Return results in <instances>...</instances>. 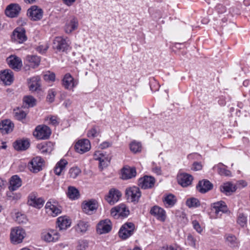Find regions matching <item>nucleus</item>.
<instances>
[{"instance_id": "1", "label": "nucleus", "mask_w": 250, "mask_h": 250, "mask_svg": "<svg viewBox=\"0 0 250 250\" xmlns=\"http://www.w3.org/2000/svg\"><path fill=\"white\" fill-rule=\"evenodd\" d=\"M51 134L50 128L45 125H38L34 131L33 135L39 140H46L49 138Z\"/></svg>"}, {"instance_id": "2", "label": "nucleus", "mask_w": 250, "mask_h": 250, "mask_svg": "<svg viewBox=\"0 0 250 250\" xmlns=\"http://www.w3.org/2000/svg\"><path fill=\"white\" fill-rule=\"evenodd\" d=\"M44 166V161L41 157H34L28 163V168L33 173H38L42 170Z\"/></svg>"}, {"instance_id": "3", "label": "nucleus", "mask_w": 250, "mask_h": 250, "mask_svg": "<svg viewBox=\"0 0 250 250\" xmlns=\"http://www.w3.org/2000/svg\"><path fill=\"white\" fill-rule=\"evenodd\" d=\"M41 237L46 242H56L59 240L60 234L56 229H48L42 232Z\"/></svg>"}, {"instance_id": "4", "label": "nucleus", "mask_w": 250, "mask_h": 250, "mask_svg": "<svg viewBox=\"0 0 250 250\" xmlns=\"http://www.w3.org/2000/svg\"><path fill=\"white\" fill-rule=\"evenodd\" d=\"M135 230L133 223L129 222L124 224L120 228L118 232L119 236L122 239L125 240L131 236Z\"/></svg>"}, {"instance_id": "5", "label": "nucleus", "mask_w": 250, "mask_h": 250, "mask_svg": "<svg viewBox=\"0 0 250 250\" xmlns=\"http://www.w3.org/2000/svg\"><path fill=\"white\" fill-rule=\"evenodd\" d=\"M25 231L21 228L16 227L12 229L10 239L13 244H19L22 242L25 236Z\"/></svg>"}, {"instance_id": "6", "label": "nucleus", "mask_w": 250, "mask_h": 250, "mask_svg": "<svg viewBox=\"0 0 250 250\" xmlns=\"http://www.w3.org/2000/svg\"><path fill=\"white\" fill-rule=\"evenodd\" d=\"M129 214V210L125 204H120L111 209V215L115 218L121 216L126 217Z\"/></svg>"}, {"instance_id": "7", "label": "nucleus", "mask_w": 250, "mask_h": 250, "mask_svg": "<svg viewBox=\"0 0 250 250\" xmlns=\"http://www.w3.org/2000/svg\"><path fill=\"white\" fill-rule=\"evenodd\" d=\"M44 201L41 197H38L36 192L30 193L28 196L27 204L28 205L36 208H41L43 207Z\"/></svg>"}, {"instance_id": "8", "label": "nucleus", "mask_w": 250, "mask_h": 250, "mask_svg": "<svg viewBox=\"0 0 250 250\" xmlns=\"http://www.w3.org/2000/svg\"><path fill=\"white\" fill-rule=\"evenodd\" d=\"M79 83V79L74 78L69 73L66 74L62 80V84L64 87L68 90H73Z\"/></svg>"}, {"instance_id": "9", "label": "nucleus", "mask_w": 250, "mask_h": 250, "mask_svg": "<svg viewBox=\"0 0 250 250\" xmlns=\"http://www.w3.org/2000/svg\"><path fill=\"white\" fill-rule=\"evenodd\" d=\"M98 205L97 202L94 199L84 201L82 204L83 211L86 214H92L97 209Z\"/></svg>"}, {"instance_id": "10", "label": "nucleus", "mask_w": 250, "mask_h": 250, "mask_svg": "<svg viewBox=\"0 0 250 250\" xmlns=\"http://www.w3.org/2000/svg\"><path fill=\"white\" fill-rule=\"evenodd\" d=\"M25 30L22 27H17L13 32L12 39L15 42L22 43L27 40Z\"/></svg>"}, {"instance_id": "11", "label": "nucleus", "mask_w": 250, "mask_h": 250, "mask_svg": "<svg viewBox=\"0 0 250 250\" xmlns=\"http://www.w3.org/2000/svg\"><path fill=\"white\" fill-rule=\"evenodd\" d=\"M43 10L36 5L32 6L28 9L27 14L32 21L40 20L43 16Z\"/></svg>"}, {"instance_id": "12", "label": "nucleus", "mask_w": 250, "mask_h": 250, "mask_svg": "<svg viewBox=\"0 0 250 250\" xmlns=\"http://www.w3.org/2000/svg\"><path fill=\"white\" fill-rule=\"evenodd\" d=\"M79 26L78 19L75 16L70 17L66 21L64 26V32L70 34L76 30Z\"/></svg>"}, {"instance_id": "13", "label": "nucleus", "mask_w": 250, "mask_h": 250, "mask_svg": "<svg viewBox=\"0 0 250 250\" xmlns=\"http://www.w3.org/2000/svg\"><path fill=\"white\" fill-rule=\"evenodd\" d=\"M90 148L91 145L90 141L86 139L79 140L75 145L76 151L80 154H83L88 151Z\"/></svg>"}, {"instance_id": "14", "label": "nucleus", "mask_w": 250, "mask_h": 250, "mask_svg": "<svg viewBox=\"0 0 250 250\" xmlns=\"http://www.w3.org/2000/svg\"><path fill=\"white\" fill-rule=\"evenodd\" d=\"M46 212L53 217L57 216L61 213V209L58 206L57 203L54 201L49 200L46 204Z\"/></svg>"}, {"instance_id": "15", "label": "nucleus", "mask_w": 250, "mask_h": 250, "mask_svg": "<svg viewBox=\"0 0 250 250\" xmlns=\"http://www.w3.org/2000/svg\"><path fill=\"white\" fill-rule=\"evenodd\" d=\"M126 195L128 199L131 202H138L141 196V193L139 188L132 187L126 188Z\"/></svg>"}, {"instance_id": "16", "label": "nucleus", "mask_w": 250, "mask_h": 250, "mask_svg": "<svg viewBox=\"0 0 250 250\" xmlns=\"http://www.w3.org/2000/svg\"><path fill=\"white\" fill-rule=\"evenodd\" d=\"M150 213L155 216L156 219L161 222H165L166 219L167 215L166 211L162 208L154 206L151 208Z\"/></svg>"}, {"instance_id": "17", "label": "nucleus", "mask_w": 250, "mask_h": 250, "mask_svg": "<svg viewBox=\"0 0 250 250\" xmlns=\"http://www.w3.org/2000/svg\"><path fill=\"white\" fill-rule=\"evenodd\" d=\"M121 196L122 194L118 190L112 188L105 196V199L109 204L112 205L119 201Z\"/></svg>"}, {"instance_id": "18", "label": "nucleus", "mask_w": 250, "mask_h": 250, "mask_svg": "<svg viewBox=\"0 0 250 250\" xmlns=\"http://www.w3.org/2000/svg\"><path fill=\"white\" fill-rule=\"evenodd\" d=\"M139 186L143 189L151 188L155 183V179L152 176H145L139 179Z\"/></svg>"}, {"instance_id": "19", "label": "nucleus", "mask_w": 250, "mask_h": 250, "mask_svg": "<svg viewBox=\"0 0 250 250\" xmlns=\"http://www.w3.org/2000/svg\"><path fill=\"white\" fill-rule=\"evenodd\" d=\"M111 222L108 219L101 221L97 226V232L102 234L109 232L111 229Z\"/></svg>"}, {"instance_id": "20", "label": "nucleus", "mask_w": 250, "mask_h": 250, "mask_svg": "<svg viewBox=\"0 0 250 250\" xmlns=\"http://www.w3.org/2000/svg\"><path fill=\"white\" fill-rule=\"evenodd\" d=\"M6 61L9 66L15 70H20L22 66L21 60L16 56L11 55Z\"/></svg>"}, {"instance_id": "21", "label": "nucleus", "mask_w": 250, "mask_h": 250, "mask_svg": "<svg viewBox=\"0 0 250 250\" xmlns=\"http://www.w3.org/2000/svg\"><path fill=\"white\" fill-rule=\"evenodd\" d=\"M192 180V176L186 173H181L177 175L178 183L183 187H187L191 185Z\"/></svg>"}, {"instance_id": "22", "label": "nucleus", "mask_w": 250, "mask_h": 250, "mask_svg": "<svg viewBox=\"0 0 250 250\" xmlns=\"http://www.w3.org/2000/svg\"><path fill=\"white\" fill-rule=\"evenodd\" d=\"M68 45L65 39L62 37H56L53 42V47L59 51H64L67 49Z\"/></svg>"}, {"instance_id": "23", "label": "nucleus", "mask_w": 250, "mask_h": 250, "mask_svg": "<svg viewBox=\"0 0 250 250\" xmlns=\"http://www.w3.org/2000/svg\"><path fill=\"white\" fill-rule=\"evenodd\" d=\"M21 7L18 4H10L6 8L5 13L6 15L10 18H14L19 15Z\"/></svg>"}, {"instance_id": "24", "label": "nucleus", "mask_w": 250, "mask_h": 250, "mask_svg": "<svg viewBox=\"0 0 250 250\" xmlns=\"http://www.w3.org/2000/svg\"><path fill=\"white\" fill-rule=\"evenodd\" d=\"M0 80L6 85H10L13 81V73L9 69H6L0 73Z\"/></svg>"}, {"instance_id": "25", "label": "nucleus", "mask_w": 250, "mask_h": 250, "mask_svg": "<svg viewBox=\"0 0 250 250\" xmlns=\"http://www.w3.org/2000/svg\"><path fill=\"white\" fill-rule=\"evenodd\" d=\"M213 185L208 180L200 181L196 186L197 189L202 193H205L211 190Z\"/></svg>"}, {"instance_id": "26", "label": "nucleus", "mask_w": 250, "mask_h": 250, "mask_svg": "<svg viewBox=\"0 0 250 250\" xmlns=\"http://www.w3.org/2000/svg\"><path fill=\"white\" fill-rule=\"evenodd\" d=\"M212 209L214 211L216 215L218 216L220 213H225L228 211V208L226 203L222 201L214 203L212 205ZM221 213L220 214V215Z\"/></svg>"}, {"instance_id": "27", "label": "nucleus", "mask_w": 250, "mask_h": 250, "mask_svg": "<svg viewBox=\"0 0 250 250\" xmlns=\"http://www.w3.org/2000/svg\"><path fill=\"white\" fill-rule=\"evenodd\" d=\"M14 124L10 120H5L0 123V131L3 134H8L12 131Z\"/></svg>"}, {"instance_id": "28", "label": "nucleus", "mask_w": 250, "mask_h": 250, "mask_svg": "<svg viewBox=\"0 0 250 250\" xmlns=\"http://www.w3.org/2000/svg\"><path fill=\"white\" fill-rule=\"evenodd\" d=\"M94 159L99 161V167L102 169L107 167L109 164V160L100 151H96L94 154Z\"/></svg>"}, {"instance_id": "29", "label": "nucleus", "mask_w": 250, "mask_h": 250, "mask_svg": "<svg viewBox=\"0 0 250 250\" xmlns=\"http://www.w3.org/2000/svg\"><path fill=\"white\" fill-rule=\"evenodd\" d=\"M22 185L21 179L17 175L12 176L9 181L8 189L9 190H16Z\"/></svg>"}, {"instance_id": "30", "label": "nucleus", "mask_w": 250, "mask_h": 250, "mask_svg": "<svg viewBox=\"0 0 250 250\" xmlns=\"http://www.w3.org/2000/svg\"><path fill=\"white\" fill-rule=\"evenodd\" d=\"M224 239L226 244L229 247L234 248L238 247L239 241L234 235L227 233L224 235Z\"/></svg>"}, {"instance_id": "31", "label": "nucleus", "mask_w": 250, "mask_h": 250, "mask_svg": "<svg viewBox=\"0 0 250 250\" xmlns=\"http://www.w3.org/2000/svg\"><path fill=\"white\" fill-rule=\"evenodd\" d=\"M57 225L60 230H64L70 226L71 221L66 216H60L57 219Z\"/></svg>"}, {"instance_id": "32", "label": "nucleus", "mask_w": 250, "mask_h": 250, "mask_svg": "<svg viewBox=\"0 0 250 250\" xmlns=\"http://www.w3.org/2000/svg\"><path fill=\"white\" fill-rule=\"evenodd\" d=\"M136 171L134 167H125L122 169V178L126 180L131 179L136 176Z\"/></svg>"}, {"instance_id": "33", "label": "nucleus", "mask_w": 250, "mask_h": 250, "mask_svg": "<svg viewBox=\"0 0 250 250\" xmlns=\"http://www.w3.org/2000/svg\"><path fill=\"white\" fill-rule=\"evenodd\" d=\"M13 146L17 150H25L29 147L30 142L27 139L19 140L14 143Z\"/></svg>"}, {"instance_id": "34", "label": "nucleus", "mask_w": 250, "mask_h": 250, "mask_svg": "<svg viewBox=\"0 0 250 250\" xmlns=\"http://www.w3.org/2000/svg\"><path fill=\"white\" fill-rule=\"evenodd\" d=\"M38 149L41 153H50L54 149V145L50 142L46 143H42L37 146Z\"/></svg>"}, {"instance_id": "35", "label": "nucleus", "mask_w": 250, "mask_h": 250, "mask_svg": "<svg viewBox=\"0 0 250 250\" xmlns=\"http://www.w3.org/2000/svg\"><path fill=\"white\" fill-rule=\"evenodd\" d=\"M177 199L176 197L172 194H169L166 195L163 198V202L166 208H171L176 203Z\"/></svg>"}, {"instance_id": "36", "label": "nucleus", "mask_w": 250, "mask_h": 250, "mask_svg": "<svg viewBox=\"0 0 250 250\" xmlns=\"http://www.w3.org/2000/svg\"><path fill=\"white\" fill-rule=\"evenodd\" d=\"M29 89L31 91H37L40 87V79L39 77H34L31 78L29 82Z\"/></svg>"}, {"instance_id": "37", "label": "nucleus", "mask_w": 250, "mask_h": 250, "mask_svg": "<svg viewBox=\"0 0 250 250\" xmlns=\"http://www.w3.org/2000/svg\"><path fill=\"white\" fill-rule=\"evenodd\" d=\"M68 162L66 160L62 159L58 162L54 167V172L57 175H60L61 173L65 169Z\"/></svg>"}, {"instance_id": "38", "label": "nucleus", "mask_w": 250, "mask_h": 250, "mask_svg": "<svg viewBox=\"0 0 250 250\" xmlns=\"http://www.w3.org/2000/svg\"><path fill=\"white\" fill-rule=\"evenodd\" d=\"M220 190L222 192L228 194L235 191L236 188L235 185L231 183L228 182L224 184L223 185L220 187Z\"/></svg>"}, {"instance_id": "39", "label": "nucleus", "mask_w": 250, "mask_h": 250, "mask_svg": "<svg viewBox=\"0 0 250 250\" xmlns=\"http://www.w3.org/2000/svg\"><path fill=\"white\" fill-rule=\"evenodd\" d=\"M67 196L71 200H76L79 198V190L75 187L70 186L68 188Z\"/></svg>"}, {"instance_id": "40", "label": "nucleus", "mask_w": 250, "mask_h": 250, "mask_svg": "<svg viewBox=\"0 0 250 250\" xmlns=\"http://www.w3.org/2000/svg\"><path fill=\"white\" fill-rule=\"evenodd\" d=\"M14 190H9L6 192L7 199L10 201L16 202L19 200L21 197V194L20 192H14Z\"/></svg>"}, {"instance_id": "41", "label": "nucleus", "mask_w": 250, "mask_h": 250, "mask_svg": "<svg viewBox=\"0 0 250 250\" xmlns=\"http://www.w3.org/2000/svg\"><path fill=\"white\" fill-rule=\"evenodd\" d=\"M26 61L29 62V65L32 68L38 66L40 62V59L37 56H28Z\"/></svg>"}, {"instance_id": "42", "label": "nucleus", "mask_w": 250, "mask_h": 250, "mask_svg": "<svg viewBox=\"0 0 250 250\" xmlns=\"http://www.w3.org/2000/svg\"><path fill=\"white\" fill-rule=\"evenodd\" d=\"M129 146L130 150L134 153L141 152L142 149L141 144L136 141L131 142Z\"/></svg>"}, {"instance_id": "43", "label": "nucleus", "mask_w": 250, "mask_h": 250, "mask_svg": "<svg viewBox=\"0 0 250 250\" xmlns=\"http://www.w3.org/2000/svg\"><path fill=\"white\" fill-rule=\"evenodd\" d=\"M186 205L190 208H197L200 206V202L198 199L192 197L187 200Z\"/></svg>"}, {"instance_id": "44", "label": "nucleus", "mask_w": 250, "mask_h": 250, "mask_svg": "<svg viewBox=\"0 0 250 250\" xmlns=\"http://www.w3.org/2000/svg\"><path fill=\"white\" fill-rule=\"evenodd\" d=\"M88 225L87 222L80 221L76 226V230L77 232H85L87 230Z\"/></svg>"}, {"instance_id": "45", "label": "nucleus", "mask_w": 250, "mask_h": 250, "mask_svg": "<svg viewBox=\"0 0 250 250\" xmlns=\"http://www.w3.org/2000/svg\"><path fill=\"white\" fill-rule=\"evenodd\" d=\"M99 133L100 130L98 127L94 126L88 131L87 136L89 138L93 139L97 137Z\"/></svg>"}, {"instance_id": "46", "label": "nucleus", "mask_w": 250, "mask_h": 250, "mask_svg": "<svg viewBox=\"0 0 250 250\" xmlns=\"http://www.w3.org/2000/svg\"><path fill=\"white\" fill-rule=\"evenodd\" d=\"M81 172V169L78 167H71L69 170L68 174L70 177L73 179L76 178Z\"/></svg>"}, {"instance_id": "47", "label": "nucleus", "mask_w": 250, "mask_h": 250, "mask_svg": "<svg viewBox=\"0 0 250 250\" xmlns=\"http://www.w3.org/2000/svg\"><path fill=\"white\" fill-rule=\"evenodd\" d=\"M15 117L18 120H21L24 119L26 116V113L22 110L17 109L15 111Z\"/></svg>"}, {"instance_id": "48", "label": "nucleus", "mask_w": 250, "mask_h": 250, "mask_svg": "<svg viewBox=\"0 0 250 250\" xmlns=\"http://www.w3.org/2000/svg\"><path fill=\"white\" fill-rule=\"evenodd\" d=\"M23 101L29 107H33L36 104V100L30 96L25 97Z\"/></svg>"}, {"instance_id": "49", "label": "nucleus", "mask_w": 250, "mask_h": 250, "mask_svg": "<svg viewBox=\"0 0 250 250\" xmlns=\"http://www.w3.org/2000/svg\"><path fill=\"white\" fill-rule=\"evenodd\" d=\"M247 222V217L243 214H239L238 219L237 223L242 227H244Z\"/></svg>"}, {"instance_id": "50", "label": "nucleus", "mask_w": 250, "mask_h": 250, "mask_svg": "<svg viewBox=\"0 0 250 250\" xmlns=\"http://www.w3.org/2000/svg\"><path fill=\"white\" fill-rule=\"evenodd\" d=\"M88 247V243L85 240H79L78 241L76 247L77 250H85Z\"/></svg>"}, {"instance_id": "51", "label": "nucleus", "mask_w": 250, "mask_h": 250, "mask_svg": "<svg viewBox=\"0 0 250 250\" xmlns=\"http://www.w3.org/2000/svg\"><path fill=\"white\" fill-rule=\"evenodd\" d=\"M220 166H223V164L220 163L217 166L218 173L221 175L229 176L231 174L230 171L225 168L220 167Z\"/></svg>"}, {"instance_id": "52", "label": "nucleus", "mask_w": 250, "mask_h": 250, "mask_svg": "<svg viewBox=\"0 0 250 250\" xmlns=\"http://www.w3.org/2000/svg\"><path fill=\"white\" fill-rule=\"evenodd\" d=\"M192 224L193 228L199 233H201L203 231V229L201 227L199 223L197 220H193L192 222Z\"/></svg>"}, {"instance_id": "53", "label": "nucleus", "mask_w": 250, "mask_h": 250, "mask_svg": "<svg viewBox=\"0 0 250 250\" xmlns=\"http://www.w3.org/2000/svg\"><path fill=\"white\" fill-rule=\"evenodd\" d=\"M187 243L193 247H195L196 240L191 234H189L187 236Z\"/></svg>"}, {"instance_id": "54", "label": "nucleus", "mask_w": 250, "mask_h": 250, "mask_svg": "<svg viewBox=\"0 0 250 250\" xmlns=\"http://www.w3.org/2000/svg\"><path fill=\"white\" fill-rule=\"evenodd\" d=\"M46 120L48 121V123L54 125H56L58 124V118L56 116H51L47 117Z\"/></svg>"}, {"instance_id": "55", "label": "nucleus", "mask_w": 250, "mask_h": 250, "mask_svg": "<svg viewBox=\"0 0 250 250\" xmlns=\"http://www.w3.org/2000/svg\"><path fill=\"white\" fill-rule=\"evenodd\" d=\"M202 168V166L200 163L194 162L191 167V169L194 171L200 170Z\"/></svg>"}, {"instance_id": "56", "label": "nucleus", "mask_w": 250, "mask_h": 250, "mask_svg": "<svg viewBox=\"0 0 250 250\" xmlns=\"http://www.w3.org/2000/svg\"><path fill=\"white\" fill-rule=\"evenodd\" d=\"M216 9L220 13H223L226 11V7L222 4H218L216 6Z\"/></svg>"}, {"instance_id": "57", "label": "nucleus", "mask_w": 250, "mask_h": 250, "mask_svg": "<svg viewBox=\"0 0 250 250\" xmlns=\"http://www.w3.org/2000/svg\"><path fill=\"white\" fill-rule=\"evenodd\" d=\"M55 96V93L54 91L50 90L48 91L47 99L50 102H53Z\"/></svg>"}, {"instance_id": "58", "label": "nucleus", "mask_w": 250, "mask_h": 250, "mask_svg": "<svg viewBox=\"0 0 250 250\" xmlns=\"http://www.w3.org/2000/svg\"><path fill=\"white\" fill-rule=\"evenodd\" d=\"M44 79L47 81H54L55 80V75L53 73L48 74H45L44 75Z\"/></svg>"}, {"instance_id": "59", "label": "nucleus", "mask_w": 250, "mask_h": 250, "mask_svg": "<svg viewBox=\"0 0 250 250\" xmlns=\"http://www.w3.org/2000/svg\"><path fill=\"white\" fill-rule=\"evenodd\" d=\"M76 0H62L63 2L68 6H71Z\"/></svg>"}, {"instance_id": "60", "label": "nucleus", "mask_w": 250, "mask_h": 250, "mask_svg": "<svg viewBox=\"0 0 250 250\" xmlns=\"http://www.w3.org/2000/svg\"><path fill=\"white\" fill-rule=\"evenodd\" d=\"M111 144L108 142H104L100 145V147L102 149H104L109 147Z\"/></svg>"}, {"instance_id": "61", "label": "nucleus", "mask_w": 250, "mask_h": 250, "mask_svg": "<svg viewBox=\"0 0 250 250\" xmlns=\"http://www.w3.org/2000/svg\"><path fill=\"white\" fill-rule=\"evenodd\" d=\"M23 220H25L24 215H21V216H18L17 217V221L19 223H23L24 222Z\"/></svg>"}, {"instance_id": "62", "label": "nucleus", "mask_w": 250, "mask_h": 250, "mask_svg": "<svg viewBox=\"0 0 250 250\" xmlns=\"http://www.w3.org/2000/svg\"><path fill=\"white\" fill-rule=\"evenodd\" d=\"M153 171L157 174H160L161 172V168L159 167H156L153 168Z\"/></svg>"}, {"instance_id": "63", "label": "nucleus", "mask_w": 250, "mask_h": 250, "mask_svg": "<svg viewBox=\"0 0 250 250\" xmlns=\"http://www.w3.org/2000/svg\"><path fill=\"white\" fill-rule=\"evenodd\" d=\"M168 250H182V249L178 246H170L168 248Z\"/></svg>"}, {"instance_id": "64", "label": "nucleus", "mask_w": 250, "mask_h": 250, "mask_svg": "<svg viewBox=\"0 0 250 250\" xmlns=\"http://www.w3.org/2000/svg\"><path fill=\"white\" fill-rule=\"evenodd\" d=\"M71 104V102L70 100H66L64 103H63V105L66 107H69Z\"/></svg>"}]
</instances>
